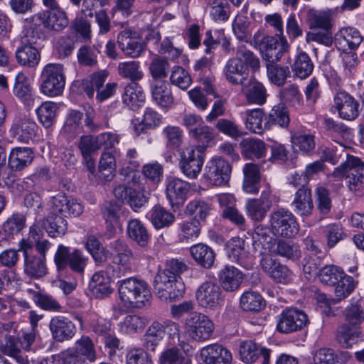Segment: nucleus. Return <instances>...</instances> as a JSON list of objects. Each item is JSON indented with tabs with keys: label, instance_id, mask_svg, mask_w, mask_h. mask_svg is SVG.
Here are the masks:
<instances>
[{
	"label": "nucleus",
	"instance_id": "f257e3e1",
	"mask_svg": "<svg viewBox=\"0 0 364 364\" xmlns=\"http://www.w3.org/2000/svg\"><path fill=\"white\" fill-rule=\"evenodd\" d=\"M119 301L113 306L119 316L134 308H141L151 304V293L147 283L135 277L119 282Z\"/></svg>",
	"mask_w": 364,
	"mask_h": 364
},
{
	"label": "nucleus",
	"instance_id": "f03ea898",
	"mask_svg": "<svg viewBox=\"0 0 364 364\" xmlns=\"http://www.w3.org/2000/svg\"><path fill=\"white\" fill-rule=\"evenodd\" d=\"M69 23L66 12L61 8L44 10L24 21L26 36L33 39L41 38L44 35V29L50 31H61Z\"/></svg>",
	"mask_w": 364,
	"mask_h": 364
},
{
	"label": "nucleus",
	"instance_id": "7ed1b4c3",
	"mask_svg": "<svg viewBox=\"0 0 364 364\" xmlns=\"http://www.w3.org/2000/svg\"><path fill=\"white\" fill-rule=\"evenodd\" d=\"M53 261L58 272L70 269L74 273L82 275L88 264L89 257L81 249L59 244Z\"/></svg>",
	"mask_w": 364,
	"mask_h": 364
},
{
	"label": "nucleus",
	"instance_id": "20e7f679",
	"mask_svg": "<svg viewBox=\"0 0 364 364\" xmlns=\"http://www.w3.org/2000/svg\"><path fill=\"white\" fill-rule=\"evenodd\" d=\"M154 289L157 296L163 301H172L181 297L185 293V284L180 277L159 269L154 280Z\"/></svg>",
	"mask_w": 364,
	"mask_h": 364
},
{
	"label": "nucleus",
	"instance_id": "39448f33",
	"mask_svg": "<svg viewBox=\"0 0 364 364\" xmlns=\"http://www.w3.org/2000/svg\"><path fill=\"white\" fill-rule=\"evenodd\" d=\"M333 175L337 178L346 176V184L351 191L364 187V162L354 156H348L345 163L336 167Z\"/></svg>",
	"mask_w": 364,
	"mask_h": 364
},
{
	"label": "nucleus",
	"instance_id": "423d86ee",
	"mask_svg": "<svg viewBox=\"0 0 364 364\" xmlns=\"http://www.w3.org/2000/svg\"><path fill=\"white\" fill-rule=\"evenodd\" d=\"M212 320H186L182 331L178 334V343L184 345L190 341H205L210 338L214 331Z\"/></svg>",
	"mask_w": 364,
	"mask_h": 364
},
{
	"label": "nucleus",
	"instance_id": "0eeeda50",
	"mask_svg": "<svg viewBox=\"0 0 364 364\" xmlns=\"http://www.w3.org/2000/svg\"><path fill=\"white\" fill-rule=\"evenodd\" d=\"M178 166L181 172L188 178L194 179L201 171L205 161L203 148L188 146L179 151Z\"/></svg>",
	"mask_w": 364,
	"mask_h": 364
},
{
	"label": "nucleus",
	"instance_id": "6e6552de",
	"mask_svg": "<svg viewBox=\"0 0 364 364\" xmlns=\"http://www.w3.org/2000/svg\"><path fill=\"white\" fill-rule=\"evenodd\" d=\"M41 90L44 95L53 97L60 95L65 88V77L60 64H48L43 70Z\"/></svg>",
	"mask_w": 364,
	"mask_h": 364
},
{
	"label": "nucleus",
	"instance_id": "1a4fd4ad",
	"mask_svg": "<svg viewBox=\"0 0 364 364\" xmlns=\"http://www.w3.org/2000/svg\"><path fill=\"white\" fill-rule=\"evenodd\" d=\"M231 172V165L227 160L214 156L205 164L203 178L210 185L223 186L229 182Z\"/></svg>",
	"mask_w": 364,
	"mask_h": 364
},
{
	"label": "nucleus",
	"instance_id": "9d476101",
	"mask_svg": "<svg viewBox=\"0 0 364 364\" xmlns=\"http://www.w3.org/2000/svg\"><path fill=\"white\" fill-rule=\"evenodd\" d=\"M269 221L275 236L290 238L296 235L299 230L295 216L289 210L278 209L271 214Z\"/></svg>",
	"mask_w": 364,
	"mask_h": 364
},
{
	"label": "nucleus",
	"instance_id": "9b49d317",
	"mask_svg": "<svg viewBox=\"0 0 364 364\" xmlns=\"http://www.w3.org/2000/svg\"><path fill=\"white\" fill-rule=\"evenodd\" d=\"M262 44L264 46L259 50L267 64H275L282 58L288 64L291 63L289 54V45L285 37L280 38L279 41L275 37L267 36Z\"/></svg>",
	"mask_w": 364,
	"mask_h": 364
},
{
	"label": "nucleus",
	"instance_id": "f8f14e48",
	"mask_svg": "<svg viewBox=\"0 0 364 364\" xmlns=\"http://www.w3.org/2000/svg\"><path fill=\"white\" fill-rule=\"evenodd\" d=\"M196 299L202 308L215 310L223 301V291L215 282L205 281L197 289Z\"/></svg>",
	"mask_w": 364,
	"mask_h": 364
},
{
	"label": "nucleus",
	"instance_id": "ddd939ff",
	"mask_svg": "<svg viewBox=\"0 0 364 364\" xmlns=\"http://www.w3.org/2000/svg\"><path fill=\"white\" fill-rule=\"evenodd\" d=\"M119 272L114 266L109 265L104 270L95 272L89 283V288L97 297H103L112 292L111 282L114 277H119Z\"/></svg>",
	"mask_w": 364,
	"mask_h": 364
},
{
	"label": "nucleus",
	"instance_id": "4468645a",
	"mask_svg": "<svg viewBox=\"0 0 364 364\" xmlns=\"http://www.w3.org/2000/svg\"><path fill=\"white\" fill-rule=\"evenodd\" d=\"M363 327L360 320H348L338 328L336 339L345 348H350L363 338Z\"/></svg>",
	"mask_w": 364,
	"mask_h": 364
},
{
	"label": "nucleus",
	"instance_id": "2eb2a0df",
	"mask_svg": "<svg viewBox=\"0 0 364 364\" xmlns=\"http://www.w3.org/2000/svg\"><path fill=\"white\" fill-rule=\"evenodd\" d=\"M117 44L124 55L132 58L139 57L145 48L141 38L129 29H124L119 33Z\"/></svg>",
	"mask_w": 364,
	"mask_h": 364
},
{
	"label": "nucleus",
	"instance_id": "dca6fc26",
	"mask_svg": "<svg viewBox=\"0 0 364 364\" xmlns=\"http://www.w3.org/2000/svg\"><path fill=\"white\" fill-rule=\"evenodd\" d=\"M271 350L252 340L242 341L239 346L240 359L245 364H252L262 358V364H269Z\"/></svg>",
	"mask_w": 364,
	"mask_h": 364
},
{
	"label": "nucleus",
	"instance_id": "f3484780",
	"mask_svg": "<svg viewBox=\"0 0 364 364\" xmlns=\"http://www.w3.org/2000/svg\"><path fill=\"white\" fill-rule=\"evenodd\" d=\"M190 190V183L181 178L169 176L166 180V196L172 207L183 205Z\"/></svg>",
	"mask_w": 364,
	"mask_h": 364
},
{
	"label": "nucleus",
	"instance_id": "a211bd4d",
	"mask_svg": "<svg viewBox=\"0 0 364 364\" xmlns=\"http://www.w3.org/2000/svg\"><path fill=\"white\" fill-rule=\"evenodd\" d=\"M333 106L341 118L345 120H353L359 113V104L349 93L338 91L333 97Z\"/></svg>",
	"mask_w": 364,
	"mask_h": 364
},
{
	"label": "nucleus",
	"instance_id": "6ab92c4d",
	"mask_svg": "<svg viewBox=\"0 0 364 364\" xmlns=\"http://www.w3.org/2000/svg\"><path fill=\"white\" fill-rule=\"evenodd\" d=\"M227 255L230 260L249 269L253 267L254 257L245 247V242L239 237L232 238L227 244Z\"/></svg>",
	"mask_w": 364,
	"mask_h": 364
},
{
	"label": "nucleus",
	"instance_id": "aec40b11",
	"mask_svg": "<svg viewBox=\"0 0 364 364\" xmlns=\"http://www.w3.org/2000/svg\"><path fill=\"white\" fill-rule=\"evenodd\" d=\"M150 92L153 102L162 110H168L173 104L174 97L167 80H152Z\"/></svg>",
	"mask_w": 364,
	"mask_h": 364
},
{
	"label": "nucleus",
	"instance_id": "412c9836",
	"mask_svg": "<svg viewBox=\"0 0 364 364\" xmlns=\"http://www.w3.org/2000/svg\"><path fill=\"white\" fill-rule=\"evenodd\" d=\"M260 264L263 271L276 282L288 284L292 280L291 271L269 255L262 257Z\"/></svg>",
	"mask_w": 364,
	"mask_h": 364
},
{
	"label": "nucleus",
	"instance_id": "4be33fe9",
	"mask_svg": "<svg viewBox=\"0 0 364 364\" xmlns=\"http://www.w3.org/2000/svg\"><path fill=\"white\" fill-rule=\"evenodd\" d=\"M110 249L113 262L123 270L130 272L134 257L126 242L115 240L110 244Z\"/></svg>",
	"mask_w": 364,
	"mask_h": 364
},
{
	"label": "nucleus",
	"instance_id": "5701e85b",
	"mask_svg": "<svg viewBox=\"0 0 364 364\" xmlns=\"http://www.w3.org/2000/svg\"><path fill=\"white\" fill-rule=\"evenodd\" d=\"M269 196V191H265L262 192L260 198L247 200L245 210L251 220L262 221L264 219L272 204Z\"/></svg>",
	"mask_w": 364,
	"mask_h": 364
},
{
	"label": "nucleus",
	"instance_id": "b1692460",
	"mask_svg": "<svg viewBox=\"0 0 364 364\" xmlns=\"http://www.w3.org/2000/svg\"><path fill=\"white\" fill-rule=\"evenodd\" d=\"M200 355L207 364H231L232 360L230 351L218 343L204 347Z\"/></svg>",
	"mask_w": 364,
	"mask_h": 364
},
{
	"label": "nucleus",
	"instance_id": "393cba45",
	"mask_svg": "<svg viewBox=\"0 0 364 364\" xmlns=\"http://www.w3.org/2000/svg\"><path fill=\"white\" fill-rule=\"evenodd\" d=\"M223 289L225 291H234L238 289L243 281V274L237 268L226 265L218 273Z\"/></svg>",
	"mask_w": 364,
	"mask_h": 364
},
{
	"label": "nucleus",
	"instance_id": "a878e982",
	"mask_svg": "<svg viewBox=\"0 0 364 364\" xmlns=\"http://www.w3.org/2000/svg\"><path fill=\"white\" fill-rule=\"evenodd\" d=\"M245 127L252 133L262 134L264 131L270 129L267 124V117L261 108L247 109L245 112Z\"/></svg>",
	"mask_w": 364,
	"mask_h": 364
},
{
	"label": "nucleus",
	"instance_id": "bb28decb",
	"mask_svg": "<svg viewBox=\"0 0 364 364\" xmlns=\"http://www.w3.org/2000/svg\"><path fill=\"white\" fill-rule=\"evenodd\" d=\"M26 291L41 309L54 312L63 311V306L59 302L52 296L43 292L36 284L35 289L28 288Z\"/></svg>",
	"mask_w": 364,
	"mask_h": 364
},
{
	"label": "nucleus",
	"instance_id": "cd10ccee",
	"mask_svg": "<svg viewBox=\"0 0 364 364\" xmlns=\"http://www.w3.org/2000/svg\"><path fill=\"white\" fill-rule=\"evenodd\" d=\"M241 154L246 159H259L267 155V147L261 139L255 138L243 139L240 143Z\"/></svg>",
	"mask_w": 364,
	"mask_h": 364
},
{
	"label": "nucleus",
	"instance_id": "c85d7f7f",
	"mask_svg": "<svg viewBox=\"0 0 364 364\" xmlns=\"http://www.w3.org/2000/svg\"><path fill=\"white\" fill-rule=\"evenodd\" d=\"M223 73L228 82L236 85H244L249 75V72L234 58L228 60L223 68Z\"/></svg>",
	"mask_w": 364,
	"mask_h": 364
},
{
	"label": "nucleus",
	"instance_id": "c756f323",
	"mask_svg": "<svg viewBox=\"0 0 364 364\" xmlns=\"http://www.w3.org/2000/svg\"><path fill=\"white\" fill-rule=\"evenodd\" d=\"M122 98L126 106L132 110H135L144 105L145 93L139 84L132 82L124 87Z\"/></svg>",
	"mask_w": 364,
	"mask_h": 364
},
{
	"label": "nucleus",
	"instance_id": "7c9ffc66",
	"mask_svg": "<svg viewBox=\"0 0 364 364\" xmlns=\"http://www.w3.org/2000/svg\"><path fill=\"white\" fill-rule=\"evenodd\" d=\"M291 205L294 211L302 218L311 215L314 208L311 189L309 188H299L295 193Z\"/></svg>",
	"mask_w": 364,
	"mask_h": 364
},
{
	"label": "nucleus",
	"instance_id": "2f4dec72",
	"mask_svg": "<svg viewBox=\"0 0 364 364\" xmlns=\"http://www.w3.org/2000/svg\"><path fill=\"white\" fill-rule=\"evenodd\" d=\"M191 257L198 265L205 269H210L213 267L215 253L208 245L203 243L193 245L189 249Z\"/></svg>",
	"mask_w": 364,
	"mask_h": 364
},
{
	"label": "nucleus",
	"instance_id": "473e14b6",
	"mask_svg": "<svg viewBox=\"0 0 364 364\" xmlns=\"http://www.w3.org/2000/svg\"><path fill=\"white\" fill-rule=\"evenodd\" d=\"M28 244L24 240V272L31 277L41 278L47 273L45 259L27 252Z\"/></svg>",
	"mask_w": 364,
	"mask_h": 364
},
{
	"label": "nucleus",
	"instance_id": "72a5a7b5",
	"mask_svg": "<svg viewBox=\"0 0 364 364\" xmlns=\"http://www.w3.org/2000/svg\"><path fill=\"white\" fill-rule=\"evenodd\" d=\"M254 245L257 247L261 246V254L264 256L272 253L274 251V247L276 245L275 239L270 235L269 228L264 225H257L255 228L252 235Z\"/></svg>",
	"mask_w": 364,
	"mask_h": 364
},
{
	"label": "nucleus",
	"instance_id": "f704fd0d",
	"mask_svg": "<svg viewBox=\"0 0 364 364\" xmlns=\"http://www.w3.org/2000/svg\"><path fill=\"white\" fill-rule=\"evenodd\" d=\"M334 12L331 9L310 10L308 14L309 23L311 28H320L328 32L333 26Z\"/></svg>",
	"mask_w": 364,
	"mask_h": 364
},
{
	"label": "nucleus",
	"instance_id": "c9c22d12",
	"mask_svg": "<svg viewBox=\"0 0 364 364\" xmlns=\"http://www.w3.org/2000/svg\"><path fill=\"white\" fill-rule=\"evenodd\" d=\"M146 218L156 229L169 227L175 221L174 215L161 205L154 206L146 213Z\"/></svg>",
	"mask_w": 364,
	"mask_h": 364
},
{
	"label": "nucleus",
	"instance_id": "e433bc0d",
	"mask_svg": "<svg viewBox=\"0 0 364 364\" xmlns=\"http://www.w3.org/2000/svg\"><path fill=\"white\" fill-rule=\"evenodd\" d=\"M201 230L200 222L197 219L183 220L178 223L177 237L181 242H191L196 240Z\"/></svg>",
	"mask_w": 364,
	"mask_h": 364
},
{
	"label": "nucleus",
	"instance_id": "4c0bfd02",
	"mask_svg": "<svg viewBox=\"0 0 364 364\" xmlns=\"http://www.w3.org/2000/svg\"><path fill=\"white\" fill-rule=\"evenodd\" d=\"M336 43L350 50H355L363 41L360 31L353 27H343L336 36Z\"/></svg>",
	"mask_w": 364,
	"mask_h": 364
},
{
	"label": "nucleus",
	"instance_id": "58836bf2",
	"mask_svg": "<svg viewBox=\"0 0 364 364\" xmlns=\"http://www.w3.org/2000/svg\"><path fill=\"white\" fill-rule=\"evenodd\" d=\"M128 237L141 247H146L150 235L145 225L139 219H131L127 223Z\"/></svg>",
	"mask_w": 364,
	"mask_h": 364
},
{
	"label": "nucleus",
	"instance_id": "ea45409f",
	"mask_svg": "<svg viewBox=\"0 0 364 364\" xmlns=\"http://www.w3.org/2000/svg\"><path fill=\"white\" fill-rule=\"evenodd\" d=\"M161 134L168 149L180 150L184 138L183 131L181 127L168 124L162 129Z\"/></svg>",
	"mask_w": 364,
	"mask_h": 364
},
{
	"label": "nucleus",
	"instance_id": "a19ab883",
	"mask_svg": "<svg viewBox=\"0 0 364 364\" xmlns=\"http://www.w3.org/2000/svg\"><path fill=\"white\" fill-rule=\"evenodd\" d=\"M108 75L109 73L106 70L96 71L82 80L80 87L89 98H92L95 92L105 85Z\"/></svg>",
	"mask_w": 364,
	"mask_h": 364
},
{
	"label": "nucleus",
	"instance_id": "79ce46f5",
	"mask_svg": "<svg viewBox=\"0 0 364 364\" xmlns=\"http://www.w3.org/2000/svg\"><path fill=\"white\" fill-rule=\"evenodd\" d=\"M240 306L245 311L259 312L264 309L266 301L257 291L248 290L240 296Z\"/></svg>",
	"mask_w": 364,
	"mask_h": 364
},
{
	"label": "nucleus",
	"instance_id": "37998d69",
	"mask_svg": "<svg viewBox=\"0 0 364 364\" xmlns=\"http://www.w3.org/2000/svg\"><path fill=\"white\" fill-rule=\"evenodd\" d=\"M209 16L215 23H225L231 14V6L228 0H209L208 3Z\"/></svg>",
	"mask_w": 364,
	"mask_h": 364
},
{
	"label": "nucleus",
	"instance_id": "c03bdc74",
	"mask_svg": "<svg viewBox=\"0 0 364 364\" xmlns=\"http://www.w3.org/2000/svg\"><path fill=\"white\" fill-rule=\"evenodd\" d=\"M44 228L51 237H60L65 234L68 223L63 215L49 214L43 223Z\"/></svg>",
	"mask_w": 364,
	"mask_h": 364
},
{
	"label": "nucleus",
	"instance_id": "a18cd8bd",
	"mask_svg": "<svg viewBox=\"0 0 364 364\" xmlns=\"http://www.w3.org/2000/svg\"><path fill=\"white\" fill-rule=\"evenodd\" d=\"M245 97L248 102L262 105L266 102L267 93L265 87L260 82L251 79L249 82V87L242 88Z\"/></svg>",
	"mask_w": 364,
	"mask_h": 364
},
{
	"label": "nucleus",
	"instance_id": "49530a36",
	"mask_svg": "<svg viewBox=\"0 0 364 364\" xmlns=\"http://www.w3.org/2000/svg\"><path fill=\"white\" fill-rule=\"evenodd\" d=\"M116 154V149L111 151H105L102 154L99 164V172L100 177L105 181H111L115 175L116 159L114 154Z\"/></svg>",
	"mask_w": 364,
	"mask_h": 364
},
{
	"label": "nucleus",
	"instance_id": "de8ad7c7",
	"mask_svg": "<svg viewBox=\"0 0 364 364\" xmlns=\"http://www.w3.org/2000/svg\"><path fill=\"white\" fill-rule=\"evenodd\" d=\"M50 328L53 338L58 341L71 338L75 332V326L70 320H51Z\"/></svg>",
	"mask_w": 364,
	"mask_h": 364
},
{
	"label": "nucleus",
	"instance_id": "09e8293b",
	"mask_svg": "<svg viewBox=\"0 0 364 364\" xmlns=\"http://www.w3.org/2000/svg\"><path fill=\"white\" fill-rule=\"evenodd\" d=\"M358 274L350 276L343 272L336 284L335 296L337 301L346 299L353 291L358 283Z\"/></svg>",
	"mask_w": 364,
	"mask_h": 364
},
{
	"label": "nucleus",
	"instance_id": "8fccbe9b",
	"mask_svg": "<svg viewBox=\"0 0 364 364\" xmlns=\"http://www.w3.org/2000/svg\"><path fill=\"white\" fill-rule=\"evenodd\" d=\"M322 230L328 249L336 247L347 236L343 225L338 223L328 224L323 226Z\"/></svg>",
	"mask_w": 364,
	"mask_h": 364
},
{
	"label": "nucleus",
	"instance_id": "3c124183",
	"mask_svg": "<svg viewBox=\"0 0 364 364\" xmlns=\"http://www.w3.org/2000/svg\"><path fill=\"white\" fill-rule=\"evenodd\" d=\"M82 117L83 113L75 109L68 110L63 129L70 137H75L82 132Z\"/></svg>",
	"mask_w": 364,
	"mask_h": 364
},
{
	"label": "nucleus",
	"instance_id": "603ef678",
	"mask_svg": "<svg viewBox=\"0 0 364 364\" xmlns=\"http://www.w3.org/2000/svg\"><path fill=\"white\" fill-rule=\"evenodd\" d=\"M54 205L60 213H68L70 216H79L83 212V205L77 199L60 196L55 199Z\"/></svg>",
	"mask_w": 364,
	"mask_h": 364
},
{
	"label": "nucleus",
	"instance_id": "864d4df0",
	"mask_svg": "<svg viewBox=\"0 0 364 364\" xmlns=\"http://www.w3.org/2000/svg\"><path fill=\"white\" fill-rule=\"evenodd\" d=\"M235 59H237L240 65L245 67V69L249 72L250 68L255 71L259 68V60L257 56L245 45H238L236 50Z\"/></svg>",
	"mask_w": 364,
	"mask_h": 364
},
{
	"label": "nucleus",
	"instance_id": "5fc2aeb1",
	"mask_svg": "<svg viewBox=\"0 0 364 364\" xmlns=\"http://www.w3.org/2000/svg\"><path fill=\"white\" fill-rule=\"evenodd\" d=\"M164 335V325L158 321H155L149 326L144 336V346L148 350L154 351Z\"/></svg>",
	"mask_w": 364,
	"mask_h": 364
},
{
	"label": "nucleus",
	"instance_id": "6e6d98bb",
	"mask_svg": "<svg viewBox=\"0 0 364 364\" xmlns=\"http://www.w3.org/2000/svg\"><path fill=\"white\" fill-rule=\"evenodd\" d=\"M314 67L310 56L306 52L301 51L296 57L293 70L298 77L305 79L312 73Z\"/></svg>",
	"mask_w": 364,
	"mask_h": 364
},
{
	"label": "nucleus",
	"instance_id": "4d7b16f0",
	"mask_svg": "<svg viewBox=\"0 0 364 364\" xmlns=\"http://www.w3.org/2000/svg\"><path fill=\"white\" fill-rule=\"evenodd\" d=\"M58 108L55 102L46 101L36 109L38 119L45 127L48 128L53 124Z\"/></svg>",
	"mask_w": 364,
	"mask_h": 364
},
{
	"label": "nucleus",
	"instance_id": "13d9d810",
	"mask_svg": "<svg viewBox=\"0 0 364 364\" xmlns=\"http://www.w3.org/2000/svg\"><path fill=\"white\" fill-rule=\"evenodd\" d=\"M289 122L288 110L284 105L281 103L274 106L267 117V124H269L270 129L274 124H278L282 128H286Z\"/></svg>",
	"mask_w": 364,
	"mask_h": 364
},
{
	"label": "nucleus",
	"instance_id": "bf43d9fd",
	"mask_svg": "<svg viewBox=\"0 0 364 364\" xmlns=\"http://www.w3.org/2000/svg\"><path fill=\"white\" fill-rule=\"evenodd\" d=\"M118 73L122 77L129 79L132 82L140 80L144 77L140 63L134 60L119 63Z\"/></svg>",
	"mask_w": 364,
	"mask_h": 364
},
{
	"label": "nucleus",
	"instance_id": "052dcab7",
	"mask_svg": "<svg viewBox=\"0 0 364 364\" xmlns=\"http://www.w3.org/2000/svg\"><path fill=\"white\" fill-rule=\"evenodd\" d=\"M169 80L173 85L183 90H187L193 82L189 73L179 65H174L171 68Z\"/></svg>",
	"mask_w": 364,
	"mask_h": 364
},
{
	"label": "nucleus",
	"instance_id": "680f3d73",
	"mask_svg": "<svg viewBox=\"0 0 364 364\" xmlns=\"http://www.w3.org/2000/svg\"><path fill=\"white\" fill-rule=\"evenodd\" d=\"M291 139L293 147L304 154L312 152L316 147L314 136L311 134L295 133Z\"/></svg>",
	"mask_w": 364,
	"mask_h": 364
},
{
	"label": "nucleus",
	"instance_id": "e2e57ef3",
	"mask_svg": "<svg viewBox=\"0 0 364 364\" xmlns=\"http://www.w3.org/2000/svg\"><path fill=\"white\" fill-rule=\"evenodd\" d=\"M267 73L269 81L277 85L283 86L290 76L289 65L280 66L277 64H267Z\"/></svg>",
	"mask_w": 364,
	"mask_h": 364
},
{
	"label": "nucleus",
	"instance_id": "0e129e2a",
	"mask_svg": "<svg viewBox=\"0 0 364 364\" xmlns=\"http://www.w3.org/2000/svg\"><path fill=\"white\" fill-rule=\"evenodd\" d=\"M190 136L200 144L198 146L202 147L204 151V149L213 143L215 133L212 127L202 124L200 127L191 129Z\"/></svg>",
	"mask_w": 364,
	"mask_h": 364
},
{
	"label": "nucleus",
	"instance_id": "69168bd1",
	"mask_svg": "<svg viewBox=\"0 0 364 364\" xmlns=\"http://www.w3.org/2000/svg\"><path fill=\"white\" fill-rule=\"evenodd\" d=\"M323 127L333 140L338 143L341 146L342 145L341 139L348 136L349 134V129L346 125L331 118L324 119Z\"/></svg>",
	"mask_w": 364,
	"mask_h": 364
},
{
	"label": "nucleus",
	"instance_id": "338daca9",
	"mask_svg": "<svg viewBox=\"0 0 364 364\" xmlns=\"http://www.w3.org/2000/svg\"><path fill=\"white\" fill-rule=\"evenodd\" d=\"M232 28L235 36L241 41H250V27L247 16L237 15L232 23Z\"/></svg>",
	"mask_w": 364,
	"mask_h": 364
},
{
	"label": "nucleus",
	"instance_id": "774afa93",
	"mask_svg": "<svg viewBox=\"0 0 364 364\" xmlns=\"http://www.w3.org/2000/svg\"><path fill=\"white\" fill-rule=\"evenodd\" d=\"M191 359L176 347L164 350L159 357V364H190Z\"/></svg>",
	"mask_w": 364,
	"mask_h": 364
}]
</instances>
